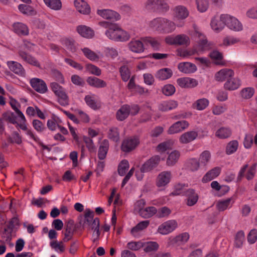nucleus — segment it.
<instances>
[{
  "instance_id": "0eeeda50",
  "label": "nucleus",
  "mask_w": 257,
  "mask_h": 257,
  "mask_svg": "<svg viewBox=\"0 0 257 257\" xmlns=\"http://www.w3.org/2000/svg\"><path fill=\"white\" fill-rule=\"evenodd\" d=\"M172 179V174L170 171H163L156 178V185L161 190L165 189Z\"/></svg>"
},
{
  "instance_id": "338daca9",
  "label": "nucleus",
  "mask_w": 257,
  "mask_h": 257,
  "mask_svg": "<svg viewBox=\"0 0 257 257\" xmlns=\"http://www.w3.org/2000/svg\"><path fill=\"white\" fill-rule=\"evenodd\" d=\"M19 11L23 14L27 15H32L35 14V11L32 7L24 4H21L19 6Z\"/></svg>"
},
{
  "instance_id": "c9c22d12",
  "label": "nucleus",
  "mask_w": 257,
  "mask_h": 257,
  "mask_svg": "<svg viewBox=\"0 0 257 257\" xmlns=\"http://www.w3.org/2000/svg\"><path fill=\"white\" fill-rule=\"evenodd\" d=\"M186 195L187 197V205L189 206L194 205L198 201V195L195 190L193 189H189L186 192Z\"/></svg>"
},
{
  "instance_id": "6ab92c4d",
  "label": "nucleus",
  "mask_w": 257,
  "mask_h": 257,
  "mask_svg": "<svg viewBox=\"0 0 257 257\" xmlns=\"http://www.w3.org/2000/svg\"><path fill=\"white\" fill-rule=\"evenodd\" d=\"M188 126L189 123L187 121H178L170 126L167 132L170 135L177 134L186 129Z\"/></svg>"
},
{
  "instance_id": "72a5a7b5",
  "label": "nucleus",
  "mask_w": 257,
  "mask_h": 257,
  "mask_svg": "<svg viewBox=\"0 0 257 257\" xmlns=\"http://www.w3.org/2000/svg\"><path fill=\"white\" fill-rule=\"evenodd\" d=\"M131 107L127 105L122 106L116 112V117L117 120L122 121L126 118L130 114Z\"/></svg>"
},
{
  "instance_id": "f704fd0d",
  "label": "nucleus",
  "mask_w": 257,
  "mask_h": 257,
  "mask_svg": "<svg viewBox=\"0 0 257 257\" xmlns=\"http://www.w3.org/2000/svg\"><path fill=\"white\" fill-rule=\"evenodd\" d=\"M233 202L232 197L221 199L217 201L216 208L219 211H222L231 207Z\"/></svg>"
},
{
  "instance_id": "3c124183",
  "label": "nucleus",
  "mask_w": 257,
  "mask_h": 257,
  "mask_svg": "<svg viewBox=\"0 0 257 257\" xmlns=\"http://www.w3.org/2000/svg\"><path fill=\"white\" fill-rule=\"evenodd\" d=\"M157 212V210L155 207H144V209L141 210L140 215L144 218H148L153 216Z\"/></svg>"
},
{
  "instance_id": "9d476101",
  "label": "nucleus",
  "mask_w": 257,
  "mask_h": 257,
  "mask_svg": "<svg viewBox=\"0 0 257 257\" xmlns=\"http://www.w3.org/2000/svg\"><path fill=\"white\" fill-rule=\"evenodd\" d=\"M80 50L84 56L92 62H97L103 56V54L100 51H93L87 47H82Z\"/></svg>"
},
{
  "instance_id": "c756f323",
  "label": "nucleus",
  "mask_w": 257,
  "mask_h": 257,
  "mask_svg": "<svg viewBox=\"0 0 257 257\" xmlns=\"http://www.w3.org/2000/svg\"><path fill=\"white\" fill-rule=\"evenodd\" d=\"M241 85V81L238 78H230L224 84V88L228 90H234Z\"/></svg>"
},
{
  "instance_id": "7ed1b4c3",
  "label": "nucleus",
  "mask_w": 257,
  "mask_h": 257,
  "mask_svg": "<svg viewBox=\"0 0 257 257\" xmlns=\"http://www.w3.org/2000/svg\"><path fill=\"white\" fill-rule=\"evenodd\" d=\"M193 33L190 34L193 37H197L199 40L192 48L195 54H201L208 50L210 48L209 44L206 37L200 31L199 28L195 25L193 26Z\"/></svg>"
},
{
  "instance_id": "cd10ccee",
  "label": "nucleus",
  "mask_w": 257,
  "mask_h": 257,
  "mask_svg": "<svg viewBox=\"0 0 257 257\" xmlns=\"http://www.w3.org/2000/svg\"><path fill=\"white\" fill-rule=\"evenodd\" d=\"M178 69L182 73L189 74L195 72L197 70V67L193 63L185 62L179 63Z\"/></svg>"
},
{
  "instance_id": "5701e85b",
  "label": "nucleus",
  "mask_w": 257,
  "mask_h": 257,
  "mask_svg": "<svg viewBox=\"0 0 257 257\" xmlns=\"http://www.w3.org/2000/svg\"><path fill=\"white\" fill-rule=\"evenodd\" d=\"M76 31L81 37L86 39H91L94 36V31L91 28L85 25H79L76 27Z\"/></svg>"
},
{
  "instance_id": "6e6552de",
  "label": "nucleus",
  "mask_w": 257,
  "mask_h": 257,
  "mask_svg": "<svg viewBox=\"0 0 257 257\" xmlns=\"http://www.w3.org/2000/svg\"><path fill=\"white\" fill-rule=\"evenodd\" d=\"M189 238V235L187 232H183L176 236H171L167 238V245L171 246L175 245H182L187 242Z\"/></svg>"
},
{
  "instance_id": "a19ab883",
  "label": "nucleus",
  "mask_w": 257,
  "mask_h": 257,
  "mask_svg": "<svg viewBox=\"0 0 257 257\" xmlns=\"http://www.w3.org/2000/svg\"><path fill=\"white\" fill-rule=\"evenodd\" d=\"M58 98L59 103L63 106H65L69 103V97L64 88L55 94Z\"/></svg>"
},
{
  "instance_id": "ea45409f",
  "label": "nucleus",
  "mask_w": 257,
  "mask_h": 257,
  "mask_svg": "<svg viewBox=\"0 0 257 257\" xmlns=\"http://www.w3.org/2000/svg\"><path fill=\"white\" fill-rule=\"evenodd\" d=\"M209 0H195L197 10L200 13H205L209 8Z\"/></svg>"
},
{
  "instance_id": "052dcab7",
  "label": "nucleus",
  "mask_w": 257,
  "mask_h": 257,
  "mask_svg": "<svg viewBox=\"0 0 257 257\" xmlns=\"http://www.w3.org/2000/svg\"><path fill=\"white\" fill-rule=\"evenodd\" d=\"M238 143L236 140L229 142L226 147V153L227 155H231L235 153L238 148Z\"/></svg>"
},
{
  "instance_id": "393cba45",
  "label": "nucleus",
  "mask_w": 257,
  "mask_h": 257,
  "mask_svg": "<svg viewBox=\"0 0 257 257\" xmlns=\"http://www.w3.org/2000/svg\"><path fill=\"white\" fill-rule=\"evenodd\" d=\"M178 105L177 101L168 100L160 103L158 105V109L161 111H168L176 108Z\"/></svg>"
},
{
  "instance_id": "ddd939ff",
  "label": "nucleus",
  "mask_w": 257,
  "mask_h": 257,
  "mask_svg": "<svg viewBox=\"0 0 257 257\" xmlns=\"http://www.w3.org/2000/svg\"><path fill=\"white\" fill-rule=\"evenodd\" d=\"M4 116L7 120L13 124H17L22 130H26L27 125L26 124V120L25 117L24 122L22 123L16 113H14L11 111H8L4 114Z\"/></svg>"
},
{
  "instance_id": "473e14b6",
  "label": "nucleus",
  "mask_w": 257,
  "mask_h": 257,
  "mask_svg": "<svg viewBox=\"0 0 257 257\" xmlns=\"http://www.w3.org/2000/svg\"><path fill=\"white\" fill-rule=\"evenodd\" d=\"M209 56L215 64L220 66H224L225 65V62L223 60L222 54L218 51H212L209 54Z\"/></svg>"
},
{
  "instance_id": "de8ad7c7",
  "label": "nucleus",
  "mask_w": 257,
  "mask_h": 257,
  "mask_svg": "<svg viewBox=\"0 0 257 257\" xmlns=\"http://www.w3.org/2000/svg\"><path fill=\"white\" fill-rule=\"evenodd\" d=\"M231 135V131L228 127H221L215 133V136L220 139H224L229 137Z\"/></svg>"
},
{
  "instance_id": "4be33fe9",
  "label": "nucleus",
  "mask_w": 257,
  "mask_h": 257,
  "mask_svg": "<svg viewBox=\"0 0 257 257\" xmlns=\"http://www.w3.org/2000/svg\"><path fill=\"white\" fill-rule=\"evenodd\" d=\"M97 14L104 19L117 21L120 19L117 13L109 9L98 10Z\"/></svg>"
},
{
  "instance_id": "09e8293b",
  "label": "nucleus",
  "mask_w": 257,
  "mask_h": 257,
  "mask_svg": "<svg viewBox=\"0 0 257 257\" xmlns=\"http://www.w3.org/2000/svg\"><path fill=\"white\" fill-rule=\"evenodd\" d=\"M50 245L52 249L59 253L63 252L65 249V245L63 241H58L54 240L50 242Z\"/></svg>"
},
{
  "instance_id": "aec40b11",
  "label": "nucleus",
  "mask_w": 257,
  "mask_h": 257,
  "mask_svg": "<svg viewBox=\"0 0 257 257\" xmlns=\"http://www.w3.org/2000/svg\"><path fill=\"white\" fill-rule=\"evenodd\" d=\"M84 100L86 104L93 110L100 108L101 102L98 97L94 94H89L85 96Z\"/></svg>"
},
{
  "instance_id": "bb28decb",
  "label": "nucleus",
  "mask_w": 257,
  "mask_h": 257,
  "mask_svg": "<svg viewBox=\"0 0 257 257\" xmlns=\"http://www.w3.org/2000/svg\"><path fill=\"white\" fill-rule=\"evenodd\" d=\"M221 172V168L217 167L208 171L202 178V182L204 183L209 182L217 178Z\"/></svg>"
},
{
  "instance_id": "37998d69",
  "label": "nucleus",
  "mask_w": 257,
  "mask_h": 257,
  "mask_svg": "<svg viewBox=\"0 0 257 257\" xmlns=\"http://www.w3.org/2000/svg\"><path fill=\"white\" fill-rule=\"evenodd\" d=\"M20 56L28 63L34 65L36 67H39V62L33 56L27 54L24 52L21 51L19 52Z\"/></svg>"
},
{
  "instance_id": "5fc2aeb1",
  "label": "nucleus",
  "mask_w": 257,
  "mask_h": 257,
  "mask_svg": "<svg viewBox=\"0 0 257 257\" xmlns=\"http://www.w3.org/2000/svg\"><path fill=\"white\" fill-rule=\"evenodd\" d=\"M130 165L128 161L126 160H122L118 166V173L120 176H123L128 170Z\"/></svg>"
},
{
  "instance_id": "774afa93",
  "label": "nucleus",
  "mask_w": 257,
  "mask_h": 257,
  "mask_svg": "<svg viewBox=\"0 0 257 257\" xmlns=\"http://www.w3.org/2000/svg\"><path fill=\"white\" fill-rule=\"evenodd\" d=\"M254 93V89L251 87H247L242 89L240 92L241 96L244 99L251 98Z\"/></svg>"
},
{
  "instance_id": "6e6d98bb",
  "label": "nucleus",
  "mask_w": 257,
  "mask_h": 257,
  "mask_svg": "<svg viewBox=\"0 0 257 257\" xmlns=\"http://www.w3.org/2000/svg\"><path fill=\"white\" fill-rule=\"evenodd\" d=\"M211 153L208 151H204L201 153L199 158V162L203 166H206L211 159Z\"/></svg>"
},
{
  "instance_id": "8fccbe9b",
  "label": "nucleus",
  "mask_w": 257,
  "mask_h": 257,
  "mask_svg": "<svg viewBox=\"0 0 257 257\" xmlns=\"http://www.w3.org/2000/svg\"><path fill=\"white\" fill-rule=\"evenodd\" d=\"M10 104L13 109L15 111V113H17L18 117L20 118V120L21 122L23 123L24 120H25V116L19 109V106L20 105L19 102L14 99H11L10 100Z\"/></svg>"
},
{
  "instance_id": "c03bdc74",
  "label": "nucleus",
  "mask_w": 257,
  "mask_h": 257,
  "mask_svg": "<svg viewBox=\"0 0 257 257\" xmlns=\"http://www.w3.org/2000/svg\"><path fill=\"white\" fill-rule=\"evenodd\" d=\"M46 6L54 11H59L62 8L61 0H43Z\"/></svg>"
},
{
  "instance_id": "c85d7f7f",
  "label": "nucleus",
  "mask_w": 257,
  "mask_h": 257,
  "mask_svg": "<svg viewBox=\"0 0 257 257\" xmlns=\"http://www.w3.org/2000/svg\"><path fill=\"white\" fill-rule=\"evenodd\" d=\"M7 65L9 69L15 73L22 76H25V70L22 65L19 63L13 61H8Z\"/></svg>"
},
{
  "instance_id": "79ce46f5",
  "label": "nucleus",
  "mask_w": 257,
  "mask_h": 257,
  "mask_svg": "<svg viewBox=\"0 0 257 257\" xmlns=\"http://www.w3.org/2000/svg\"><path fill=\"white\" fill-rule=\"evenodd\" d=\"M209 100L205 98H202L196 100L193 104L192 106L194 109L198 110L205 109L209 105Z\"/></svg>"
},
{
  "instance_id": "f257e3e1",
  "label": "nucleus",
  "mask_w": 257,
  "mask_h": 257,
  "mask_svg": "<svg viewBox=\"0 0 257 257\" xmlns=\"http://www.w3.org/2000/svg\"><path fill=\"white\" fill-rule=\"evenodd\" d=\"M99 25L106 29L105 35L111 40L116 42H125L130 38V35L127 32L115 24L102 21L99 23Z\"/></svg>"
},
{
  "instance_id": "39448f33",
  "label": "nucleus",
  "mask_w": 257,
  "mask_h": 257,
  "mask_svg": "<svg viewBox=\"0 0 257 257\" xmlns=\"http://www.w3.org/2000/svg\"><path fill=\"white\" fill-rule=\"evenodd\" d=\"M226 26V14L216 15L211 18L210 22L211 29L215 33H220Z\"/></svg>"
},
{
  "instance_id": "f8f14e48",
  "label": "nucleus",
  "mask_w": 257,
  "mask_h": 257,
  "mask_svg": "<svg viewBox=\"0 0 257 257\" xmlns=\"http://www.w3.org/2000/svg\"><path fill=\"white\" fill-rule=\"evenodd\" d=\"M226 26L235 32H239L243 29L242 24L237 18L227 14H226Z\"/></svg>"
},
{
  "instance_id": "2f4dec72",
  "label": "nucleus",
  "mask_w": 257,
  "mask_h": 257,
  "mask_svg": "<svg viewBox=\"0 0 257 257\" xmlns=\"http://www.w3.org/2000/svg\"><path fill=\"white\" fill-rule=\"evenodd\" d=\"M180 157L179 151L174 150L168 154L166 159V165L169 167L174 166L178 161Z\"/></svg>"
},
{
  "instance_id": "7c9ffc66",
  "label": "nucleus",
  "mask_w": 257,
  "mask_h": 257,
  "mask_svg": "<svg viewBox=\"0 0 257 257\" xmlns=\"http://www.w3.org/2000/svg\"><path fill=\"white\" fill-rule=\"evenodd\" d=\"M173 75V71L169 68H164L158 70L155 76L159 80H166L170 78Z\"/></svg>"
},
{
  "instance_id": "4c0bfd02",
  "label": "nucleus",
  "mask_w": 257,
  "mask_h": 257,
  "mask_svg": "<svg viewBox=\"0 0 257 257\" xmlns=\"http://www.w3.org/2000/svg\"><path fill=\"white\" fill-rule=\"evenodd\" d=\"M86 81L89 85L95 88H103L106 86V83L104 81L97 77H89Z\"/></svg>"
},
{
  "instance_id": "9b49d317",
  "label": "nucleus",
  "mask_w": 257,
  "mask_h": 257,
  "mask_svg": "<svg viewBox=\"0 0 257 257\" xmlns=\"http://www.w3.org/2000/svg\"><path fill=\"white\" fill-rule=\"evenodd\" d=\"M140 144V139L137 136L129 137L123 141L121 149L123 152H129L134 150Z\"/></svg>"
},
{
  "instance_id": "f3484780",
  "label": "nucleus",
  "mask_w": 257,
  "mask_h": 257,
  "mask_svg": "<svg viewBox=\"0 0 257 257\" xmlns=\"http://www.w3.org/2000/svg\"><path fill=\"white\" fill-rule=\"evenodd\" d=\"M30 82L32 87L40 93L44 94L48 90L46 83L41 79L34 78L30 80Z\"/></svg>"
},
{
  "instance_id": "49530a36",
  "label": "nucleus",
  "mask_w": 257,
  "mask_h": 257,
  "mask_svg": "<svg viewBox=\"0 0 257 257\" xmlns=\"http://www.w3.org/2000/svg\"><path fill=\"white\" fill-rule=\"evenodd\" d=\"M240 41V40L239 38L228 36L223 39L222 42L220 46L223 47H228L238 43Z\"/></svg>"
},
{
  "instance_id": "dca6fc26",
  "label": "nucleus",
  "mask_w": 257,
  "mask_h": 257,
  "mask_svg": "<svg viewBox=\"0 0 257 257\" xmlns=\"http://www.w3.org/2000/svg\"><path fill=\"white\" fill-rule=\"evenodd\" d=\"M173 17L178 20L186 19L189 15V11L184 6H176L173 10Z\"/></svg>"
},
{
  "instance_id": "680f3d73",
  "label": "nucleus",
  "mask_w": 257,
  "mask_h": 257,
  "mask_svg": "<svg viewBox=\"0 0 257 257\" xmlns=\"http://www.w3.org/2000/svg\"><path fill=\"white\" fill-rule=\"evenodd\" d=\"M60 122L59 119L56 117H53L47 121V126L51 131H56L59 127Z\"/></svg>"
},
{
  "instance_id": "bf43d9fd",
  "label": "nucleus",
  "mask_w": 257,
  "mask_h": 257,
  "mask_svg": "<svg viewBox=\"0 0 257 257\" xmlns=\"http://www.w3.org/2000/svg\"><path fill=\"white\" fill-rule=\"evenodd\" d=\"M200 163L199 161L195 158L190 159L187 163V169L192 172L197 171L200 167Z\"/></svg>"
},
{
  "instance_id": "a211bd4d",
  "label": "nucleus",
  "mask_w": 257,
  "mask_h": 257,
  "mask_svg": "<svg viewBox=\"0 0 257 257\" xmlns=\"http://www.w3.org/2000/svg\"><path fill=\"white\" fill-rule=\"evenodd\" d=\"M150 221L149 220H144L140 222L131 229V235L136 238L141 237L143 231L148 227Z\"/></svg>"
},
{
  "instance_id": "f03ea898",
  "label": "nucleus",
  "mask_w": 257,
  "mask_h": 257,
  "mask_svg": "<svg viewBox=\"0 0 257 257\" xmlns=\"http://www.w3.org/2000/svg\"><path fill=\"white\" fill-rule=\"evenodd\" d=\"M183 24L176 25L175 22L163 17L155 18L148 23L150 29L163 34H169L173 32L177 27H182Z\"/></svg>"
},
{
  "instance_id": "603ef678",
  "label": "nucleus",
  "mask_w": 257,
  "mask_h": 257,
  "mask_svg": "<svg viewBox=\"0 0 257 257\" xmlns=\"http://www.w3.org/2000/svg\"><path fill=\"white\" fill-rule=\"evenodd\" d=\"M172 143L170 141L165 142L160 144L157 148V150L158 152L160 153L159 155L161 157H164L166 158L165 156L164 155V153L171 149Z\"/></svg>"
},
{
  "instance_id": "4468645a",
  "label": "nucleus",
  "mask_w": 257,
  "mask_h": 257,
  "mask_svg": "<svg viewBox=\"0 0 257 257\" xmlns=\"http://www.w3.org/2000/svg\"><path fill=\"white\" fill-rule=\"evenodd\" d=\"M234 75V71L231 69L223 68L216 72L214 74V79L217 82H222L232 78Z\"/></svg>"
},
{
  "instance_id": "4d7b16f0",
  "label": "nucleus",
  "mask_w": 257,
  "mask_h": 257,
  "mask_svg": "<svg viewBox=\"0 0 257 257\" xmlns=\"http://www.w3.org/2000/svg\"><path fill=\"white\" fill-rule=\"evenodd\" d=\"M176 45L188 46L190 43L189 37L185 34H179L176 35Z\"/></svg>"
},
{
  "instance_id": "864d4df0",
  "label": "nucleus",
  "mask_w": 257,
  "mask_h": 257,
  "mask_svg": "<svg viewBox=\"0 0 257 257\" xmlns=\"http://www.w3.org/2000/svg\"><path fill=\"white\" fill-rule=\"evenodd\" d=\"M144 241H131L127 243V247L133 251H138L143 248Z\"/></svg>"
},
{
  "instance_id": "a878e982",
  "label": "nucleus",
  "mask_w": 257,
  "mask_h": 257,
  "mask_svg": "<svg viewBox=\"0 0 257 257\" xmlns=\"http://www.w3.org/2000/svg\"><path fill=\"white\" fill-rule=\"evenodd\" d=\"M198 137L196 131H191L185 132L179 137V142L181 144H186L195 140Z\"/></svg>"
},
{
  "instance_id": "13d9d810",
  "label": "nucleus",
  "mask_w": 257,
  "mask_h": 257,
  "mask_svg": "<svg viewBox=\"0 0 257 257\" xmlns=\"http://www.w3.org/2000/svg\"><path fill=\"white\" fill-rule=\"evenodd\" d=\"M244 241V233L243 231H238L235 236L234 245L237 248L242 246Z\"/></svg>"
},
{
  "instance_id": "1a4fd4ad",
  "label": "nucleus",
  "mask_w": 257,
  "mask_h": 257,
  "mask_svg": "<svg viewBox=\"0 0 257 257\" xmlns=\"http://www.w3.org/2000/svg\"><path fill=\"white\" fill-rule=\"evenodd\" d=\"M165 157H161L159 155L152 157L143 164L141 167V170L144 172H149L156 168L161 161H164Z\"/></svg>"
},
{
  "instance_id": "2eb2a0df",
  "label": "nucleus",
  "mask_w": 257,
  "mask_h": 257,
  "mask_svg": "<svg viewBox=\"0 0 257 257\" xmlns=\"http://www.w3.org/2000/svg\"><path fill=\"white\" fill-rule=\"evenodd\" d=\"M177 83L181 88L191 89L198 85V81L193 78L185 77L177 79Z\"/></svg>"
},
{
  "instance_id": "423d86ee",
  "label": "nucleus",
  "mask_w": 257,
  "mask_h": 257,
  "mask_svg": "<svg viewBox=\"0 0 257 257\" xmlns=\"http://www.w3.org/2000/svg\"><path fill=\"white\" fill-rule=\"evenodd\" d=\"M178 227V223L175 219H170L161 224L157 231L162 235H167L175 230Z\"/></svg>"
},
{
  "instance_id": "20e7f679",
  "label": "nucleus",
  "mask_w": 257,
  "mask_h": 257,
  "mask_svg": "<svg viewBox=\"0 0 257 257\" xmlns=\"http://www.w3.org/2000/svg\"><path fill=\"white\" fill-rule=\"evenodd\" d=\"M144 8L148 11L165 13L169 10V7L166 2L162 0H148L144 5Z\"/></svg>"
},
{
  "instance_id": "e433bc0d",
  "label": "nucleus",
  "mask_w": 257,
  "mask_h": 257,
  "mask_svg": "<svg viewBox=\"0 0 257 257\" xmlns=\"http://www.w3.org/2000/svg\"><path fill=\"white\" fill-rule=\"evenodd\" d=\"M13 30L19 35H27L29 34V29L27 26L21 23H15L13 26Z\"/></svg>"
},
{
  "instance_id": "58836bf2",
  "label": "nucleus",
  "mask_w": 257,
  "mask_h": 257,
  "mask_svg": "<svg viewBox=\"0 0 257 257\" xmlns=\"http://www.w3.org/2000/svg\"><path fill=\"white\" fill-rule=\"evenodd\" d=\"M159 248V245L156 241H144L143 250L146 253L157 251Z\"/></svg>"
},
{
  "instance_id": "a18cd8bd",
  "label": "nucleus",
  "mask_w": 257,
  "mask_h": 257,
  "mask_svg": "<svg viewBox=\"0 0 257 257\" xmlns=\"http://www.w3.org/2000/svg\"><path fill=\"white\" fill-rule=\"evenodd\" d=\"M109 144L108 141L104 140L101 143L98 150V158L100 160H103L107 153Z\"/></svg>"
},
{
  "instance_id": "e2e57ef3",
  "label": "nucleus",
  "mask_w": 257,
  "mask_h": 257,
  "mask_svg": "<svg viewBox=\"0 0 257 257\" xmlns=\"http://www.w3.org/2000/svg\"><path fill=\"white\" fill-rule=\"evenodd\" d=\"M62 43L66 48L71 52L74 53L76 50V46L75 44L74 41L70 38H65L62 40Z\"/></svg>"
},
{
  "instance_id": "b1692460",
  "label": "nucleus",
  "mask_w": 257,
  "mask_h": 257,
  "mask_svg": "<svg viewBox=\"0 0 257 257\" xmlns=\"http://www.w3.org/2000/svg\"><path fill=\"white\" fill-rule=\"evenodd\" d=\"M127 47L130 51L136 53H141L145 50L144 45L140 40L132 39L128 43Z\"/></svg>"
},
{
  "instance_id": "69168bd1",
  "label": "nucleus",
  "mask_w": 257,
  "mask_h": 257,
  "mask_svg": "<svg viewBox=\"0 0 257 257\" xmlns=\"http://www.w3.org/2000/svg\"><path fill=\"white\" fill-rule=\"evenodd\" d=\"M176 91L175 86L171 84L165 85L162 88V93L166 96L172 95Z\"/></svg>"
},
{
  "instance_id": "0e129e2a",
  "label": "nucleus",
  "mask_w": 257,
  "mask_h": 257,
  "mask_svg": "<svg viewBox=\"0 0 257 257\" xmlns=\"http://www.w3.org/2000/svg\"><path fill=\"white\" fill-rule=\"evenodd\" d=\"M86 70L90 74L96 76H100L101 73L100 69L92 64H88L86 65Z\"/></svg>"
},
{
  "instance_id": "412c9836",
  "label": "nucleus",
  "mask_w": 257,
  "mask_h": 257,
  "mask_svg": "<svg viewBox=\"0 0 257 257\" xmlns=\"http://www.w3.org/2000/svg\"><path fill=\"white\" fill-rule=\"evenodd\" d=\"M74 6L76 10L80 14L88 15L91 12V8L89 5L84 0H75Z\"/></svg>"
}]
</instances>
